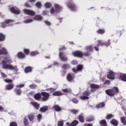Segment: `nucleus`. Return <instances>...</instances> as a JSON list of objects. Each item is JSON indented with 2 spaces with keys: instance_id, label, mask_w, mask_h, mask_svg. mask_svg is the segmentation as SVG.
I'll use <instances>...</instances> for the list:
<instances>
[{
  "instance_id": "2f4dec72",
  "label": "nucleus",
  "mask_w": 126,
  "mask_h": 126,
  "mask_svg": "<svg viewBox=\"0 0 126 126\" xmlns=\"http://www.w3.org/2000/svg\"><path fill=\"white\" fill-rule=\"evenodd\" d=\"M95 120V118L94 116L90 115L88 116L87 118V122H93Z\"/></svg>"
},
{
  "instance_id": "aec40b11",
  "label": "nucleus",
  "mask_w": 126,
  "mask_h": 126,
  "mask_svg": "<svg viewBox=\"0 0 126 126\" xmlns=\"http://www.w3.org/2000/svg\"><path fill=\"white\" fill-rule=\"evenodd\" d=\"M28 118L30 122H33L34 120H35V115L33 113H30L28 115Z\"/></svg>"
},
{
  "instance_id": "e433bc0d",
  "label": "nucleus",
  "mask_w": 126,
  "mask_h": 126,
  "mask_svg": "<svg viewBox=\"0 0 126 126\" xmlns=\"http://www.w3.org/2000/svg\"><path fill=\"white\" fill-rule=\"evenodd\" d=\"M99 124L101 126H108L107 122L105 120H102L99 122Z\"/></svg>"
},
{
  "instance_id": "c756f323",
  "label": "nucleus",
  "mask_w": 126,
  "mask_h": 126,
  "mask_svg": "<svg viewBox=\"0 0 126 126\" xmlns=\"http://www.w3.org/2000/svg\"><path fill=\"white\" fill-rule=\"evenodd\" d=\"M95 107L97 109H100V108H104V107H105V102H100L97 104Z\"/></svg>"
},
{
  "instance_id": "7ed1b4c3",
  "label": "nucleus",
  "mask_w": 126,
  "mask_h": 126,
  "mask_svg": "<svg viewBox=\"0 0 126 126\" xmlns=\"http://www.w3.org/2000/svg\"><path fill=\"white\" fill-rule=\"evenodd\" d=\"M66 5L70 10L71 11H76L77 8L76 7V5L73 2L72 0H68L67 1Z\"/></svg>"
},
{
  "instance_id": "49530a36",
  "label": "nucleus",
  "mask_w": 126,
  "mask_h": 126,
  "mask_svg": "<svg viewBox=\"0 0 126 126\" xmlns=\"http://www.w3.org/2000/svg\"><path fill=\"white\" fill-rule=\"evenodd\" d=\"M29 87L31 89H36V88H37V85L35 84H32L31 85H30L29 86Z\"/></svg>"
},
{
  "instance_id": "473e14b6",
  "label": "nucleus",
  "mask_w": 126,
  "mask_h": 126,
  "mask_svg": "<svg viewBox=\"0 0 126 126\" xmlns=\"http://www.w3.org/2000/svg\"><path fill=\"white\" fill-rule=\"evenodd\" d=\"M110 123L114 126H118V125H119V122L116 119H112Z\"/></svg>"
},
{
  "instance_id": "f3484780",
  "label": "nucleus",
  "mask_w": 126,
  "mask_h": 126,
  "mask_svg": "<svg viewBox=\"0 0 126 126\" xmlns=\"http://www.w3.org/2000/svg\"><path fill=\"white\" fill-rule=\"evenodd\" d=\"M10 11L12 13H13L14 14H17V15L20 14V10H16L15 9V8L13 7H12L10 8Z\"/></svg>"
},
{
  "instance_id": "774afa93",
  "label": "nucleus",
  "mask_w": 126,
  "mask_h": 126,
  "mask_svg": "<svg viewBox=\"0 0 126 126\" xmlns=\"http://www.w3.org/2000/svg\"><path fill=\"white\" fill-rule=\"evenodd\" d=\"M25 6L26 7H29L30 8L32 7L31 5H30V4H29V3H25Z\"/></svg>"
},
{
  "instance_id": "338daca9",
  "label": "nucleus",
  "mask_w": 126,
  "mask_h": 126,
  "mask_svg": "<svg viewBox=\"0 0 126 126\" xmlns=\"http://www.w3.org/2000/svg\"><path fill=\"white\" fill-rule=\"evenodd\" d=\"M48 91H50L51 93H52L54 92V91H56V89L51 88L49 89Z\"/></svg>"
},
{
  "instance_id": "0e129e2a",
  "label": "nucleus",
  "mask_w": 126,
  "mask_h": 126,
  "mask_svg": "<svg viewBox=\"0 0 126 126\" xmlns=\"http://www.w3.org/2000/svg\"><path fill=\"white\" fill-rule=\"evenodd\" d=\"M1 75L2 77V78H6L7 75L6 74H4L3 72H1Z\"/></svg>"
},
{
  "instance_id": "8fccbe9b",
  "label": "nucleus",
  "mask_w": 126,
  "mask_h": 126,
  "mask_svg": "<svg viewBox=\"0 0 126 126\" xmlns=\"http://www.w3.org/2000/svg\"><path fill=\"white\" fill-rule=\"evenodd\" d=\"M71 101H72V102L74 104H78V103L79 102V100H78V99H77V98H73L71 99Z\"/></svg>"
},
{
  "instance_id": "ea45409f",
  "label": "nucleus",
  "mask_w": 126,
  "mask_h": 126,
  "mask_svg": "<svg viewBox=\"0 0 126 126\" xmlns=\"http://www.w3.org/2000/svg\"><path fill=\"white\" fill-rule=\"evenodd\" d=\"M121 122L124 126H126V118L125 117H122L120 118Z\"/></svg>"
},
{
  "instance_id": "4468645a",
  "label": "nucleus",
  "mask_w": 126,
  "mask_h": 126,
  "mask_svg": "<svg viewBox=\"0 0 126 126\" xmlns=\"http://www.w3.org/2000/svg\"><path fill=\"white\" fill-rule=\"evenodd\" d=\"M118 78L120 80L126 82V74L120 73L118 74Z\"/></svg>"
},
{
  "instance_id": "dca6fc26",
  "label": "nucleus",
  "mask_w": 126,
  "mask_h": 126,
  "mask_svg": "<svg viewBox=\"0 0 126 126\" xmlns=\"http://www.w3.org/2000/svg\"><path fill=\"white\" fill-rule=\"evenodd\" d=\"M79 124V122L77 120H73L71 124H69V123L67 122L66 123V126H76L77 125Z\"/></svg>"
},
{
  "instance_id": "9d476101",
  "label": "nucleus",
  "mask_w": 126,
  "mask_h": 126,
  "mask_svg": "<svg viewBox=\"0 0 126 126\" xmlns=\"http://www.w3.org/2000/svg\"><path fill=\"white\" fill-rule=\"evenodd\" d=\"M23 12L25 13V14H27V15H30L31 16H35V12L32 10L24 9L23 10Z\"/></svg>"
},
{
  "instance_id": "9b49d317",
  "label": "nucleus",
  "mask_w": 126,
  "mask_h": 126,
  "mask_svg": "<svg viewBox=\"0 0 126 126\" xmlns=\"http://www.w3.org/2000/svg\"><path fill=\"white\" fill-rule=\"evenodd\" d=\"M11 22H14V21L10 19H7L5 20L4 22H2L0 23L1 24V27L2 28H5L6 26H7V24H9V23H11Z\"/></svg>"
},
{
  "instance_id": "c9c22d12",
  "label": "nucleus",
  "mask_w": 126,
  "mask_h": 126,
  "mask_svg": "<svg viewBox=\"0 0 126 126\" xmlns=\"http://www.w3.org/2000/svg\"><path fill=\"white\" fill-rule=\"evenodd\" d=\"M79 121L80 123H84V116L83 114H81L78 117Z\"/></svg>"
},
{
  "instance_id": "4c0bfd02",
  "label": "nucleus",
  "mask_w": 126,
  "mask_h": 126,
  "mask_svg": "<svg viewBox=\"0 0 126 126\" xmlns=\"http://www.w3.org/2000/svg\"><path fill=\"white\" fill-rule=\"evenodd\" d=\"M5 40V35L3 33L0 32V42H2Z\"/></svg>"
},
{
  "instance_id": "0eeeda50",
  "label": "nucleus",
  "mask_w": 126,
  "mask_h": 126,
  "mask_svg": "<svg viewBox=\"0 0 126 126\" xmlns=\"http://www.w3.org/2000/svg\"><path fill=\"white\" fill-rule=\"evenodd\" d=\"M72 55L74 57L76 58H83V52L81 51H76L72 53Z\"/></svg>"
},
{
  "instance_id": "864d4df0",
  "label": "nucleus",
  "mask_w": 126,
  "mask_h": 126,
  "mask_svg": "<svg viewBox=\"0 0 126 126\" xmlns=\"http://www.w3.org/2000/svg\"><path fill=\"white\" fill-rule=\"evenodd\" d=\"M45 6L46 8H50L52 6V4L50 2H47L45 4Z\"/></svg>"
},
{
  "instance_id": "a878e982",
  "label": "nucleus",
  "mask_w": 126,
  "mask_h": 126,
  "mask_svg": "<svg viewBox=\"0 0 126 126\" xmlns=\"http://www.w3.org/2000/svg\"><path fill=\"white\" fill-rule=\"evenodd\" d=\"M34 20H37V21H42L43 20V17L40 15H36L33 18Z\"/></svg>"
},
{
  "instance_id": "4d7b16f0",
  "label": "nucleus",
  "mask_w": 126,
  "mask_h": 126,
  "mask_svg": "<svg viewBox=\"0 0 126 126\" xmlns=\"http://www.w3.org/2000/svg\"><path fill=\"white\" fill-rule=\"evenodd\" d=\"M9 126H18V125L15 122H12L10 123Z\"/></svg>"
},
{
  "instance_id": "cd10ccee",
  "label": "nucleus",
  "mask_w": 126,
  "mask_h": 126,
  "mask_svg": "<svg viewBox=\"0 0 126 126\" xmlns=\"http://www.w3.org/2000/svg\"><path fill=\"white\" fill-rule=\"evenodd\" d=\"M62 95H63V94L60 91H56L53 93V96H62Z\"/></svg>"
},
{
  "instance_id": "c03bdc74",
  "label": "nucleus",
  "mask_w": 126,
  "mask_h": 126,
  "mask_svg": "<svg viewBox=\"0 0 126 126\" xmlns=\"http://www.w3.org/2000/svg\"><path fill=\"white\" fill-rule=\"evenodd\" d=\"M37 55H39V52L37 51L32 52L30 53L31 57H35V56H37Z\"/></svg>"
},
{
  "instance_id": "69168bd1",
  "label": "nucleus",
  "mask_w": 126,
  "mask_h": 126,
  "mask_svg": "<svg viewBox=\"0 0 126 126\" xmlns=\"http://www.w3.org/2000/svg\"><path fill=\"white\" fill-rule=\"evenodd\" d=\"M71 64H73V65H75L76 64H77V63H78L77 62V61H73L71 62Z\"/></svg>"
},
{
  "instance_id": "f8f14e48",
  "label": "nucleus",
  "mask_w": 126,
  "mask_h": 126,
  "mask_svg": "<svg viewBox=\"0 0 126 126\" xmlns=\"http://www.w3.org/2000/svg\"><path fill=\"white\" fill-rule=\"evenodd\" d=\"M100 46L103 47V46H104V42L101 40H98L96 46L94 47V49L96 52H99V47H100Z\"/></svg>"
},
{
  "instance_id": "a19ab883",
  "label": "nucleus",
  "mask_w": 126,
  "mask_h": 126,
  "mask_svg": "<svg viewBox=\"0 0 126 126\" xmlns=\"http://www.w3.org/2000/svg\"><path fill=\"white\" fill-rule=\"evenodd\" d=\"M23 122L25 126H29V122H28V119H27V118H24Z\"/></svg>"
},
{
  "instance_id": "5fc2aeb1",
  "label": "nucleus",
  "mask_w": 126,
  "mask_h": 126,
  "mask_svg": "<svg viewBox=\"0 0 126 126\" xmlns=\"http://www.w3.org/2000/svg\"><path fill=\"white\" fill-rule=\"evenodd\" d=\"M4 81L6 82V83H12L13 82V80L12 79H4Z\"/></svg>"
},
{
  "instance_id": "e2e57ef3",
  "label": "nucleus",
  "mask_w": 126,
  "mask_h": 126,
  "mask_svg": "<svg viewBox=\"0 0 126 126\" xmlns=\"http://www.w3.org/2000/svg\"><path fill=\"white\" fill-rule=\"evenodd\" d=\"M44 23H45V24H46V25H47V26H51V25L52 24L51 23V22H49V21H45Z\"/></svg>"
},
{
  "instance_id": "37998d69",
  "label": "nucleus",
  "mask_w": 126,
  "mask_h": 126,
  "mask_svg": "<svg viewBox=\"0 0 126 126\" xmlns=\"http://www.w3.org/2000/svg\"><path fill=\"white\" fill-rule=\"evenodd\" d=\"M114 117V115L112 114H109L106 115L105 119H106V120H111V119H113Z\"/></svg>"
},
{
  "instance_id": "13d9d810",
  "label": "nucleus",
  "mask_w": 126,
  "mask_h": 126,
  "mask_svg": "<svg viewBox=\"0 0 126 126\" xmlns=\"http://www.w3.org/2000/svg\"><path fill=\"white\" fill-rule=\"evenodd\" d=\"M107 85L111 84V81L109 80H105L103 83V85H107Z\"/></svg>"
},
{
  "instance_id": "b1692460",
  "label": "nucleus",
  "mask_w": 126,
  "mask_h": 126,
  "mask_svg": "<svg viewBox=\"0 0 126 126\" xmlns=\"http://www.w3.org/2000/svg\"><path fill=\"white\" fill-rule=\"evenodd\" d=\"M48 106L45 105L41 107L40 108L39 111L41 113H45V112H47L48 111Z\"/></svg>"
},
{
  "instance_id": "09e8293b",
  "label": "nucleus",
  "mask_w": 126,
  "mask_h": 126,
  "mask_svg": "<svg viewBox=\"0 0 126 126\" xmlns=\"http://www.w3.org/2000/svg\"><path fill=\"white\" fill-rule=\"evenodd\" d=\"M23 51L25 55H26L27 56H28L30 53V50L28 49H24Z\"/></svg>"
},
{
  "instance_id": "a18cd8bd",
  "label": "nucleus",
  "mask_w": 126,
  "mask_h": 126,
  "mask_svg": "<svg viewBox=\"0 0 126 126\" xmlns=\"http://www.w3.org/2000/svg\"><path fill=\"white\" fill-rule=\"evenodd\" d=\"M111 45V40L108 39L107 41L104 42V46H105V47H109Z\"/></svg>"
},
{
  "instance_id": "680f3d73",
  "label": "nucleus",
  "mask_w": 126,
  "mask_h": 126,
  "mask_svg": "<svg viewBox=\"0 0 126 126\" xmlns=\"http://www.w3.org/2000/svg\"><path fill=\"white\" fill-rule=\"evenodd\" d=\"M25 85L24 84H21V85H18L16 86V87L17 88H22L23 87H24Z\"/></svg>"
},
{
  "instance_id": "393cba45",
  "label": "nucleus",
  "mask_w": 126,
  "mask_h": 126,
  "mask_svg": "<svg viewBox=\"0 0 126 126\" xmlns=\"http://www.w3.org/2000/svg\"><path fill=\"white\" fill-rule=\"evenodd\" d=\"M14 87V85L13 84H9L5 86V90H11L13 89Z\"/></svg>"
},
{
  "instance_id": "6e6d98bb",
  "label": "nucleus",
  "mask_w": 126,
  "mask_h": 126,
  "mask_svg": "<svg viewBox=\"0 0 126 126\" xmlns=\"http://www.w3.org/2000/svg\"><path fill=\"white\" fill-rule=\"evenodd\" d=\"M83 56L84 57H89L90 56H91V54H90L89 52H84L83 53Z\"/></svg>"
},
{
  "instance_id": "f704fd0d",
  "label": "nucleus",
  "mask_w": 126,
  "mask_h": 126,
  "mask_svg": "<svg viewBox=\"0 0 126 126\" xmlns=\"http://www.w3.org/2000/svg\"><path fill=\"white\" fill-rule=\"evenodd\" d=\"M55 8H56L57 11H61L62 9H63V8L61 7V6L58 4H55L54 5Z\"/></svg>"
},
{
  "instance_id": "a211bd4d",
  "label": "nucleus",
  "mask_w": 126,
  "mask_h": 126,
  "mask_svg": "<svg viewBox=\"0 0 126 126\" xmlns=\"http://www.w3.org/2000/svg\"><path fill=\"white\" fill-rule=\"evenodd\" d=\"M52 109L56 112H61L63 109L58 104H55L52 107Z\"/></svg>"
},
{
  "instance_id": "39448f33",
  "label": "nucleus",
  "mask_w": 126,
  "mask_h": 126,
  "mask_svg": "<svg viewBox=\"0 0 126 126\" xmlns=\"http://www.w3.org/2000/svg\"><path fill=\"white\" fill-rule=\"evenodd\" d=\"M59 57L62 62H64L65 63L68 62V58L64 55L63 52H60L59 54Z\"/></svg>"
},
{
  "instance_id": "6e6552de",
  "label": "nucleus",
  "mask_w": 126,
  "mask_h": 126,
  "mask_svg": "<svg viewBox=\"0 0 126 126\" xmlns=\"http://www.w3.org/2000/svg\"><path fill=\"white\" fill-rule=\"evenodd\" d=\"M107 77L108 79H111V80H114L116 78V73L115 72L110 70L107 75Z\"/></svg>"
},
{
  "instance_id": "052dcab7",
  "label": "nucleus",
  "mask_w": 126,
  "mask_h": 126,
  "mask_svg": "<svg viewBox=\"0 0 126 126\" xmlns=\"http://www.w3.org/2000/svg\"><path fill=\"white\" fill-rule=\"evenodd\" d=\"M37 120L38 121V122H40L41 120H42V115L41 114H38L37 116Z\"/></svg>"
},
{
  "instance_id": "423d86ee",
  "label": "nucleus",
  "mask_w": 126,
  "mask_h": 126,
  "mask_svg": "<svg viewBox=\"0 0 126 126\" xmlns=\"http://www.w3.org/2000/svg\"><path fill=\"white\" fill-rule=\"evenodd\" d=\"M83 96H80V99L81 100H89V97L91 93L89 92V91H85L83 93Z\"/></svg>"
},
{
  "instance_id": "603ef678",
  "label": "nucleus",
  "mask_w": 126,
  "mask_h": 126,
  "mask_svg": "<svg viewBox=\"0 0 126 126\" xmlns=\"http://www.w3.org/2000/svg\"><path fill=\"white\" fill-rule=\"evenodd\" d=\"M31 22H33V19H28L24 21V23H31Z\"/></svg>"
},
{
  "instance_id": "6ab92c4d",
  "label": "nucleus",
  "mask_w": 126,
  "mask_h": 126,
  "mask_svg": "<svg viewBox=\"0 0 126 126\" xmlns=\"http://www.w3.org/2000/svg\"><path fill=\"white\" fill-rule=\"evenodd\" d=\"M75 76H74V74H71L70 73H68L67 75L66 78L68 81H69V82H71V81H72L73 79H74V78Z\"/></svg>"
},
{
  "instance_id": "79ce46f5",
  "label": "nucleus",
  "mask_w": 126,
  "mask_h": 126,
  "mask_svg": "<svg viewBox=\"0 0 126 126\" xmlns=\"http://www.w3.org/2000/svg\"><path fill=\"white\" fill-rule=\"evenodd\" d=\"M63 92L64 93H71V90L70 89L66 88L62 90Z\"/></svg>"
},
{
  "instance_id": "3c124183",
  "label": "nucleus",
  "mask_w": 126,
  "mask_h": 126,
  "mask_svg": "<svg viewBox=\"0 0 126 126\" xmlns=\"http://www.w3.org/2000/svg\"><path fill=\"white\" fill-rule=\"evenodd\" d=\"M70 113H72V114H73L74 115H76L78 113V110L76 109H72L70 110Z\"/></svg>"
},
{
  "instance_id": "ddd939ff",
  "label": "nucleus",
  "mask_w": 126,
  "mask_h": 126,
  "mask_svg": "<svg viewBox=\"0 0 126 126\" xmlns=\"http://www.w3.org/2000/svg\"><path fill=\"white\" fill-rule=\"evenodd\" d=\"M90 88H91V92H94V91H96L97 89H99L100 88V86L95 84H91Z\"/></svg>"
},
{
  "instance_id": "412c9836",
  "label": "nucleus",
  "mask_w": 126,
  "mask_h": 126,
  "mask_svg": "<svg viewBox=\"0 0 126 126\" xmlns=\"http://www.w3.org/2000/svg\"><path fill=\"white\" fill-rule=\"evenodd\" d=\"M31 104L32 106H33V107H34V108H35V109H36V110H39L40 108V104H39L38 102H31Z\"/></svg>"
},
{
  "instance_id": "20e7f679",
  "label": "nucleus",
  "mask_w": 126,
  "mask_h": 126,
  "mask_svg": "<svg viewBox=\"0 0 126 126\" xmlns=\"http://www.w3.org/2000/svg\"><path fill=\"white\" fill-rule=\"evenodd\" d=\"M41 101L42 102H47L49 99H50V94L46 92H41Z\"/></svg>"
},
{
  "instance_id": "bb28decb",
  "label": "nucleus",
  "mask_w": 126,
  "mask_h": 126,
  "mask_svg": "<svg viewBox=\"0 0 126 126\" xmlns=\"http://www.w3.org/2000/svg\"><path fill=\"white\" fill-rule=\"evenodd\" d=\"M86 51H88V52H93L94 49L93 48V45H89L85 47Z\"/></svg>"
},
{
  "instance_id": "1a4fd4ad",
  "label": "nucleus",
  "mask_w": 126,
  "mask_h": 126,
  "mask_svg": "<svg viewBox=\"0 0 126 126\" xmlns=\"http://www.w3.org/2000/svg\"><path fill=\"white\" fill-rule=\"evenodd\" d=\"M83 64H78L76 67L77 69H75V68H72V70L75 73H77L78 71H82V70H83Z\"/></svg>"
},
{
  "instance_id": "58836bf2",
  "label": "nucleus",
  "mask_w": 126,
  "mask_h": 126,
  "mask_svg": "<svg viewBox=\"0 0 126 126\" xmlns=\"http://www.w3.org/2000/svg\"><path fill=\"white\" fill-rule=\"evenodd\" d=\"M62 68L63 69H68V68H70V65L69 64H63L62 66Z\"/></svg>"
},
{
  "instance_id": "72a5a7b5",
  "label": "nucleus",
  "mask_w": 126,
  "mask_h": 126,
  "mask_svg": "<svg viewBox=\"0 0 126 126\" xmlns=\"http://www.w3.org/2000/svg\"><path fill=\"white\" fill-rule=\"evenodd\" d=\"M105 32H106V31L102 29H99L96 31V33H97L98 34H100V35H103V34L105 33Z\"/></svg>"
},
{
  "instance_id": "f03ea898",
  "label": "nucleus",
  "mask_w": 126,
  "mask_h": 126,
  "mask_svg": "<svg viewBox=\"0 0 126 126\" xmlns=\"http://www.w3.org/2000/svg\"><path fill=\"white\" fill-rule=\"evenodd\" d=\"M120 92L119 88L117 87H114L113 89H108L105 91V93L108 96L113 97L116 94H118Z\"/></svg>"
},
{
  "instance_id": "5701e85b",
  "label": "nucleus",
  "mask_w": 126,
  "mask_h": 126,
  "mask_svg": "<svg viewBox=\"0 0 126 126\" xmlns=\"http://www.w3.org/2000/svg\"><path fill=\"white\" fill-rule=\"evenodd\" d=\"M26 57L25 54H24L22 52H19L17 54V57L19 59H25Z\"/></svg>"
},
{
  "instance_id": "2eb2a0df",
  "label": "nucleus",
  "mask_w": 126,
  "mask_h": 126,
  "mask_svg": "<svg viewBox=\"0 0 126 126\" xmlns=\"http://www.w3.org/2000/svg\"><path fill=\"white\" fill-rule=\"evenodd\" d=\"M34 98L35 100H36V101H39V100L42 101V93L35 94L34 95Z\"/></svg>"
},
{
  "instance_id": "f257e3e1",
  "label": "nucleus",
  "mask_w": 126,
  "mask_h": 126,
  "mask_svg": "<svg viewBox=\"0 0 126 126\" xmlns=\"http://www.w3.org/2000/svg\"><path fill=\"white\" fill-rule=\"evenodd\" d=\"M11 63H12V61L10 57H5L4 60L2 61L3 68L5 69H10L11 70H17V66L7 64Z\"/></svg>"
},
{
  "instance_id": "7c9ffc66",
  "label": "nucleus",
  "mask_w": 126,
  "mask_h": 126,
  "mask_svg": "<svg viewBox=\"0 0 126 126\" xmlns=\"http://www.w3.org/2000/svg\"><path fill=\"white\" fill-rule=\"evenodd\" d=\"M24 71L25 73H28L29 72H31L32 71V67L31 66H27L25 68Z\"/></svg>"
},
{
  "instance_id": "bf43d9fd",
  "label": "nucleus",
  "mask_w": 126,
  "mask_h": 126,
  "mask_svg": "<svg viewBox=\"0 0 126 126\" xmlns=\"http://www.w3.org/2000/svg\"><path fill=\"white\" fill-rule=\"evenodd\" d=\"M58 126H63V121L62 120L59 121L58 123Z\"/></svg>"
},
{
  "instance_id": "4be33fe9",
  "label": "nucleus",
  "mask_w": 126,
  "mask_h": 126,
  "mask_svg": "<svg viewBox=\"0 0 126 126\" xmlns=\"http://www.w3.org/2000/svg\"><path fill=\"white\" fill-rule=\"evenodd\" d=\"M0 55H4V56H6V55H8V52H7L6 49L3 48L0 49Z\"/></svg>"
},
{
  "instance_id": "de8ad7c7",
  "label": "nucleus",
  "mask_w": 126,
  "mask_h": 126,
  "mask_svg": "<svg viewBox=\"0 0 126 126\" xmlns=\"http://www.w3.org/2000/svg\"><path fill=\"white\" fill-rule=\"evenodd\" d=\"M35 5L37 8H41L42 7V3L41 2H37L35 4Z\"/></svg>"
},
{
  "instance_id": "c85d7f7f",
  "label": "nucleus",
  "mask_w": 126,
  "mask_h": 126,
  "mask_svg": "<svg viewBox=\"0 0 126 126\" xmlns=\"http://www.w3.org/2000/svg\"><path fill=\"white\" fill-rule=\"evenodd\" d=\"M14 92L16 95H18V96H20L21 95V93H22L21 91V89L16 88L14 89Z\"/></svg>"
}]
</instances>
